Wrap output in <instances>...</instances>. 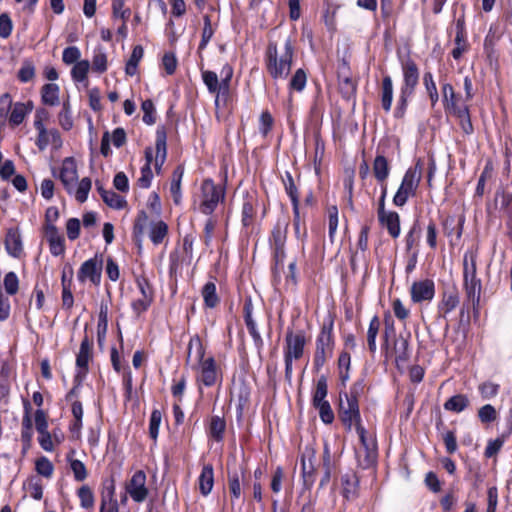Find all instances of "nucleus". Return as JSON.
I'll return each mask as SVG.
<instances>
[{"label": "nucleus", "instance_id": "obj_1", "mask_svg": "<svg viewBox=\"0 0 512 512\" xmlns=\"http://www.w3.org/2000/svg\"><path fill=\"white\" fill-rule=\"evenodd\" d=\"M194 361L192 368L197 371L196 381L207 387L221 382V370L212 356L205 358V349L198 336L190 339L188 344L187 363Z\"/></svg>", "mask_w": 512, "mask_h": 512}, {"label": "nucleus", "instance_id": "obj_2", "mask_svg": "<svg viewBox=\"0 0 512 512\" xmlns=\"http://www.w3.org/2000/svg\"><path fill=\"white\" fill-rule=\"evenodd\" d=\"M294 56V47L290 37L284 42V52L279 57L278 47L275 42H269L266 53V68L272 79H286L290 74Z\"/></svg>", "mask_w": 512, "mask_h": 512}, {"label": "nucleus", "instance_id": "obj_3", "mask_svg": "<svg viewBox=\"0 0 512 512\" xmlns=\"http://www.w3.org/2000/svg\"><path fill=\"white\" fill-rule=\"evenodd\" d=\"M59 179L66 191L70 195H74L79 203H84L87 200L92 182L88 177H84L80 182H77L78 172L74 158L67 157L63 160L59 172Z\"/></svg>", "mask_w": 512, "mask_h": 512}, {"label": "nucleus", "instance_id": "obj_4", "mask_svg": "<svg viewBox=\"0 0 512 512\" xmlns=\"http://www.w3.org/2000/svg\"><path fill=\"white\" fill-rule=\"evenodd\" d=\"M477 251L467 250L463 256V281L467 299L473 306L479 303L481 280L477 278Z\"/></svg>", "mask_w": 512, "mask_h": 512}, {"label": "nucleus", "instance_id": "obj_5", "mask_svg": "<svg viewBox=\"0 0 512 512\" xmlns=\"http://www.w3.org/2000/svg\"><path fill=\"white\" fill-rule=\"evenodd\" d=\"M334 321L328 318L322 324L319 335L316 339V349L313 359L315 370L319 371L324 364L333 355L334 338H333Z\"/></svg>", "mask_w": 512, "mask_h": 512}, {"label": "nucleus", "instance_id": "obj_6", "mask_svg": "<svg viewBox=\"0 0 512 512\" xmlns=\"http://www.w3.org/2000/svg\"><path fill=\"white\" fill-rule=\"evenodd\" d=\"M225 199V189L221 185H216L213 180L205 179L201 184V203L200 210L204 214L214 212L220 202Z\"/></svg>", "mask_w": 512, "mask_h": 512}, {"label": "nucleus", "instance_id": "obj_7", "mask_svg": "<svg viewBox=\"0 0 512 512\" xmlns=\"http://www.w3.org/2000/svg\"><path fill=\"white\" fill-rule=\"evenodd\" d=\"M442 101L447 111L457 115L461 121H467L469 128H472L468 106L459 100V96L455 93L450 83H444L441 87Z\"/></svg>", "mask_w": 512, "mask_h": 512}, {"label": "nucleus", "instance_id": "obj_8", "mask_svg": "<svg viewBox=\"0 0 512 512\" xmlns=\"http://www.w3.org/2000/svg\"><path fill=\"white\" fill-rule=\"evenodd\" d=\"M339 417L348 430L362 425L358 399L354 396L344 397L340 393Z\"/></svg>", "mask_w": 512, "mask_h": 512}, {"label": "nucleus", "instance_id": "obj_9", "mask_svg": "<svg viewBox=\"0 0 512 512\" xmlns=\"http://www.w3.org/2000/svg\"><path fill=\"white\" fill-rule=\"evenodd\" d=\"M421 179V171L415 168H409L402 179L401 185L398 188L393 198V203L396 206H404L408 198L415 194Z\"/></svg>", "mask_w": 512, "mask_h": 512}, {"label": "nucleus", "instance_id": "obj_10", "mask_svg": "<svg viewBox=\"0 0 512 512\" xmlns=\"http://www.w3.org/2000/svg\"><path fill=\"white\" fill-rule=\"evenodd\" d=\"M288 222L278 220L275 224L270 242L273 248V255L276 269L282 268L285 259V243L287 239Z\"/></svg>", "mask_w": 512, "mask_h": 512}, {"label": "nucleus", "instance_id": "obj_11", "mask_svg": "<svg viewBox=\"0 0 512 512\" xmlns=\"http://www.w3.org/2000/svg\"><path fill=\"white\" fill-rule=\"evenodd\" d=\"M103 261L96 255L82 263L77 273V278L84 283L89 280L92 284L98 286L101 282Z\"/></svg>", "mask_w": 512, "mask_h": 512}, {"label": "nucleus", "instance_id": "obj_12", "mask_svg": "<svg viewBox=\"0 0 512 512\" xmlns=\"http://www.w3.org/2000/svg\"><path fill=\"white\" fill-rule=\"evenodd\" d=\"M306 337L303 331L293 332L289 330L285 337L284 357L298 360L303 356Z\"/></svg>", "mask_w": 512, "mask_h": 512}, {"label": "nucleus", "instance_id": "obj_13", "mask_svg": "<svg viewBox=\"0 0 512 512\" xmlns=\"http://www.w3.org/2000/svg\"><path fill=\"white\" fill-rule=\"evenodd\" d=\"M402 73L403 83L400 91L413 95L419 82V69L416 63L408 58L402 65Z\"/></svg>", "mask_w": 512, "mask_h": 512}, {"label": "nucleus", "instance_id": "obj_14", "mask_svg": "<svg viewBox=\"0 0 512 512\" xmlns=\"http://www.w3.org/2000/svg\"><path fill=\"white\" fill-rule=\"evenodd\" d=\"M146 475L143 471L139 470L135 472L127 484V492L135 502H143L147 495L148 489L145 486Z\"/></svg>", "mask_w": 512, "mask_h": 512}, {"label": "nucleus", "instance_id": "obj_15", "mask_svg": "<svg viewBox=\"0 0 512 512\" xmlns=\"http://www.w3.org/2000/svg\"><path fill=\"white\" fill-rule=\"evenodd\" d=\"M435 295V285L430 279L414 282L411 286V299L415 303L431 301Z\"/></svg>", "mask_w": 512, "mask_h": 512}, {"label": "nucleus", "instance_id": "obj_16", "mask_svg": "<svg viewBox=\"0 0 512 512\" xmlns=\"http://www.w3.org/2000/svg\"><path fill=\"white\" fill-rule=\"evenodd\" d=\"M45 238L53 256H60L65 252V239L54 224L44 226Z\"/></svg>", "mask_w": 512, "mask_h": 512}, {"label": "nucleus", "instance_id": "obj_17", "mask_svg": "<svg viewBox=\"0 0 512 512\" xmlns=\"http://www.w3.org/2000/svg\"><path fill=\"white\" fill-rule=\"evenodd\" d=\"M459 302V292L455 287L445 290L437 307L439 316L446 318L447 314L452 312L459 305Z\"/></svg>", "mask_w": 512, "mask_h": 512}, {"label": "nucleus", "instance_id": "obj_18", "mask_svg": "<svg viewBox=\"0 0 512 512\" xmlns=\"http://www.w3.org/2000/svg\"><path fill=\"white\" fill-rule=\"evenodd\" d=\"M167 157V135L164 130H158L155 138V158L154 167L157 173H160L161 168Z\"/></svg>", "mask_w": 512, "mask_h": 512}, {"label": "nucleus", "instance_id": "obj_19", "mask_svg": "<svg viewBox=\"0 0 512 512\" xmlns=\"http://www.w3.org/2000/svg\"><path fill=\"white\" fill-rule=\"evenodd\" d=\"M378 220L391 237L397 238L400 235V217L397 212L383 211V214H378Z\"/></svg>", "mask_w": 512, "mask_h": 512}, {"label": "nucleus", "instance_id": "obj_20", "mask_svg": "<svg viewBox=\"0 0 512 512\" xmlns=\"http://www.w3.org/2000/svg\"><path fill=\"white\" fill-rule=\"evenodd\" d=\"M92 355V342L87 336L84 337L80 344V349L76 357V365L79 369L78 372L84 377L88 371V363Z\"/></svg>", "mask_w": 512, "mask_h": 512}, {"label": "nucleus", "instance_id": "obj_21", "mask_svg": "<svg viewBox=\"0 0 512 512\" xmlns=\"http://www.w3.org/2000/svg\"><path fill=\"white\" fill-rule=\"evenodd\" d=\"M202 80L209 93L216 94L215 105L218 107L222 96V82L219 81L218 75L211 70H202Z\"/></svg>", "mask_w": 512, "mask_h": 512}, {"label": "nucleus", "instance_id": "obj_22", "mask_svg": "<svg viewBox=\"0 0 512 512\" xmlns=\"http://www.w3.org/2000/svg\"><path fill=\"white\" fill-rule=\"evenodd\" d=\"M33 102H16L13 104L10 114L8 116L9 123L13 126L22 124L25 117L33 110Z\"/></svg>", "mask_w": 512, "mask_h": 512}, {"label": "nucleus", "instance_id": "obj_23", "mask_svg": "<svg viewBox=\"0 0 512 512\" xmlns=\"http://www.w3.org/2000/svg\"><path fill=\"white\" fill-rule=\"evenodd\" d=\"M36 143L40 150L46 149L49 145L54 149H58L62 145L58 130H39Z\"/></svg>", "mask_w": 512, "mask_h": 512}, {"label": "nucleus", "instance_id": "obj_24", "mask_svg": "<svg viewBox=\"0 0 512 512\" xmlns=\"http://www.w3.org/2000/svg\"><path fill=\"white\" fill-rule=\"evenodd\" d=\"M5 248L9 255L19 257L22 253V240L17 228H10L5 238Z\"/></svg>", "mask_w": 512, "mask_h": 512}, {"label": "nucleus", "instance_id": "obj_25", "mask_svg": "<svg viewBox=\"0 0 512 512\" xmlns=\"http://www.w3.org/2000/svg\"><path fill=\"white\" fill-rule=\"evenodd\" d=\"M115 486L113 481L106 486L105 491L101 494V503L99 512H119V505L114 498Z\"/></svg>", "mask_w": 512, "mask_h": 512}, {"label": "nucleus", "instance_id": "obj_26", "mask_svg": "<svg viewBox=\"0 0 512 512\" xmlns=\"http://www.w3.org/2000/svg\"><path fill=\"white\" fill-rule=\"evenodd\" d=\"M199 491L203 496L211 493L214 485V470L211 464H205L198 478Z\"/></svg>", "mask_w": 512, "mask_h": 512}, {"label": "nucleus", "instance_id": "obj_27", "mask_svg": "<svg viewBox=\"0 0 512 512\" xmlns=\"http://www.w3.org/2000/svg\"><path fill=\"white\" fill-rule=\"evenodd\" d=\"M145 165L141 168V176L138 179V184L142 188H149L151 185V181L153 178V173L151 170V164L153 162V149L152 147H147L145 149Z\"/></svg>", "mask_w": 512, "mask_h": 512}, {"label": "nucleus", "instance_id": "obj_28", "mask_svg": "<svg viewBox=\"0 0 512 512\" xmlns=\"http://www.w3.org/2000/svg\"><path fill=\"white\" fill-rule=\"evenodd\" d=\"M342 495L347 500L356 498L358 492V478L354 473H346L341 477Z\"/></svg>", "mask_w": 512, "mask_h": 512}, {"label": "nucleus", "instance_id": "obj_29", "mask_svg": "<svg viewBox=\"0 0 512 512\" xmlns=\"http://www.w3.org/2000/svg\"><path fill=\"white\" fill-rule=\"evenodd\" d=\"M357 462L363 469H368L376 463L377 446H369L367 448H359L356 451Z\"/></svg>", "mask_w": 512, "mask_h": 512}, {"label": "nucleus", "instance_id": "obj_30", "mask_svg": "<svg viewBox=\"0 0 512 512\" xmlns=\"http://www.w3.org/2000/svg\"><path fill=\"white\" fill-rule=\"evenodd\" d=\"M168 235V225L162 221H153L150 223L149 238L154 245H160Z\"/></svg>", "mask_w": 512, "mask_h": 512}, {"label": "nucleus", "instance_id": "obj_31", "mask_svg": "<svg viewBox=\"0 0 512 512\" xmlns=\"http://www.w3.org/2000/svg\"><path fill=\"white\" fill-rule=\"evenodd\" d=\"M41 101L45 105L56 106L59 104V86L55 83L44 84L41 89Z\"/></svg>", "mask_w": 512, "mask_h": 512}, {"label": "nucleus", "instance_id": "obj_32", "mask_svg": "<svg viewBox=\"0 0 512 512\" xmlns=\"http://www.w3.org/2000/svg\"><path fill=\"white\" fill-rule=\"evenodd\" d=\"M244 318H245V324L247 326V329L249 331V334L252 336L254 343L257 348H261L263 346V339L257 330L256 323L254 319L252 318V312L250 305H246L244 308Z\"/></svg>", "mask_w": 512, "mask_h": 512}, {"label": "nucleus", "instance_id": "obj_33", "mask_svg": "<svg viewBox=\"0 0 512 512\" xmlns=\"http://www.w3.org/2000/svg\"><path fill=\"white\" fill-rule=\"evenodd\" d=\"M393 100V82L389 75L383 77L381 105L385 111H390Z\"/></svg>", "mask_w": 512, "mask_h": 512}, {"label": "nucleus", "instance_id": "obj_34", "mask_svg": "<svg viewBox=\"0 0 512 512\" xmlns=\"http://www.w3.org/2000/svg\"><path fill=\"white\" fill-rule=\"evenodd\" d=\"M144 55V49L141 45L134 46L132 53L125 65V73L128 76H134L137 72L138 64Z\"/></svg>", "mask_w": 512, "mask_h": 512}, {"label": "nucleus", "instance_id": "obj_35", "mask_svg": "<svg viewBox=\"0 0 512 512\" xmlns=\"http://www.w3.org/2000/svg\"><path fill=\"white\" fill-rule=\"evenodd\" d=\"M390 167L383 155H377L373 163V173L377 181L384 182L389 176Z\"/></svg>", "mask_w": 512, "mask_h": 512}, {"label": "nucleus", "instance_id": "obj_36", "mask_svg": "<svg viewBox=\"0 0 512 512\" xmlns=\"http://www.w3.org/2000/svg\"><path fill=\"white\" fill-rule=\"evenodd\" d=\"M469 405V399L464 394H457L444 403V409L456 413L462 412Z\"/></svg>", "mask_w": 512, "mask_h": 512}, {"label": "nucleus", "instance_id": "obj_37", "mask_svg": "<svg viewBox=\"0 0 512 512\" xmlns=\"http://www.w3.org/2000/svg\"><path fill=\"white\" fill-rule=\"evenodd\" d=\"M108 327V305L101 303L98 315L97 336L99 344L105 339Z\"/></svg>", "mask_w": 512, "mask_h": 512}, {"label": "nucleus", "instance_id": "obj_38", "mask_svg": "<svg viewBox=\"0 0 512 512\" xmlns=\"http://www.w3.org/2000/svg\"><path fill=\"white\" fill-rule=\"evenodd\" d=\"M327 393H328L327 379L325 376H321L317 380L316 387H315V390L313 393V398H312L313 406L315 407V406L320 405L321 403L328 402L326 400Z\"/></svg>", "mask_w": 512, "mask_h": 512}, {"label": "nucleus", "instance_id": "obj_39", "mask_svg": "<svg viewBox=\"0 0 512 512\" xmlns=\"http://www.w3.org/2000/svg\"><path fill=\"white\" fill-rule=\"evenodd\" d=\"M301 466H302V478H303V484L305 488L310 489L314 482H315V476H314V465L312 462V458H309L308 461H306L305 457L303 456L301 458Z\"/></svg>", "mask_w": 512, "mask_h": 512}, {"label": "nucleus", "instance_id": "obj_40", "mask_svg": "<svg viewBox=\"0 0 512 512\" xmlns=\"http://www.w3.org/2000/svg\"><path fill=\"white\" fill-rule=\"evenodd\" d=\"M395 361L397 364L404 363L409 358V343L404 337H399L394 344Z\"/></svg>", "mask_w": 512, "mask_h": 512}, {"label": "nucleus", "instance_id": "obj_41", "mask_svg": "<svg viewBox=\"0 0 512 512\" xmlns=\"http://www.w3.org/2000/svg\"><path fill=\"white\" fill-rule=\"evenodd\" d=\"M202 297L204 303L209 308H214L219 303L216 293V285L213 282H207L202 288Z\"/></svg>", "mask_w": 512, "mask_h": 512}, {"label": "nucleus", "instance_id": "obj_42", "mask_svg": "<svg viewBox=\"0 0 512 512\" xmlns=\"http://www.w3.org/2000/svg\"><path fill=\"white\" fill-rule=\"evenodd\" d=\"M183 176V170L181 167H178L173 172V178L170 185V192L173 197V201L175 204H179L181 200V180Z\"/></svg>", "mask_w": 512, "mask_h": 512}, {"label": "nucleus", "instance_id": "obj_43", "mask_svg": "<svg viewBox=\"0 0 512 512\" xmlns=\"http://www.w3.org/2000/svg\"><path fill=\"white\" fill-rule=\"evenodd\" d=\"M90 64L87 60H81L74 64L71 69V77L74 82H83L87 79Z\"/></svg>", "mask_w": 512, "mask_h": 512}, {"label": "nucleus", "instance_id": "obj_44", "mask_svg": "<svg viewBox=\"0 0 512 512\" xmlns=\"http://www.w3.org/2000/svg\"><path fill=\"white\" fill-rule=\"evenodd\" d=\"M423 83L429 95L431 104L434 106L439 100V94L437 91L436 83L433 79V74L430 71L424 73Z\"/></svg>", "mask_w": 512, "mask_h": 512}, {"label": "nucleus", "instance_id": "obj_45", "mask_svg": "<svg viewBox=\"0 0 512 512\" xmlns=\"http://www.w3.org/2000/svg\"><path fill=\"white\" fill-rule=\"evenodd\" d=\"M306 83H307L306 71L303 68H299L292 75L290 82H289V88L291 90L301 92L306 87Z\"/></svg>", "mask_w": 512, "mask_h": 512}, {"label": "nucleus", "instance_id": "obj_46", "mask_svg": "<svg viewBox=\"0 0 512 512\" xmlns=\"http://www.w3.org/2000/svg\"><path fill=\"white\" fill-rule=\"evenodd\" d=\"M141 110L143 112L142 120L144 124L147 126L153 125L156 121V110L153 101L151 99L142 101Z\"/></svg>", "mask_w": 512, "mask_h": 512}, {"label": "nucleus", "instance_id": "obj_47", "mask_svg": "<svg viewBox=\"0 0 512 512\" xmlns=\"http://www.w3.org/2000/svg\"><path fill=\"white\" fill-rule=\"evenodd\" d=\"M380 328V321L377 316H374L367 331V342L369 350L374 353L376 351V337Z\"/></svg>", "mask_w": 512, "mask_h": 512}, {"label": "nucleus", "instance_id": "obj_48", "mask_svg": "<svg viewBox=\"0 0 512 512\" xmlns=\"http://www.w3.org/2000/svg\"><path fill=\"white\" fill-rule=\"evenodd\" d=\"M221 82H222V96L223 99H226L230 92V82L233 77V67L226 63L220 72Z\"/></svg>", "mask_w": 512, "mask_h": 512}, {"label": "nucleus", "instance_id": "obj_49", "mask_svg": "<svg viewBox=\"0 0 512 512\" xmlns=\"http://www.w3.org/2000/svg\"><path fill=\"white\" fill-rule=\"evenodd\" d=\"M283 184L286 193L291 199L292 205L299 204L298 190L295 185L294 179L289 172L285 173V176L283 177Z\"/></svg>", "mask_w": 512, "mask_h": 512}, {"label": "nucleus", "instance_id": "obj_50", "mask_svg": "<svg viewBox=\"0 0 512 512\" xmlns=\"http://www.w3.org/2000/svg\"><path fill=\"white\" fill-rule=\"evenodd\" d=\"M77 495L82 508L90 509L94 506V494L89 486H81L77 491Z\"/></svg>", "mask_w": 512, "mask_h": 512}, {"label": "nucleus", "instance_id": "obj_51", "mask_svg": "<svg viewBox=\"0 0 512 512\" xmlns=\"http://www.w3.org/2000/svg\"><path fill=\"white\" fill-rule=\"evenodd\" d=\"M225 428H226V423L223 418H221L219 416H213L211 418L210 435L216 441L222 440Z\"/></svg>", "mask_w": 512, "mask_h": 512}, {"label": "nucleus", "instance_id": "obj_52", "mask_svg": "<svg viewBox=\"0 0 512 512\" xmlns=\"http://www.w3.org/2000/svg\"><path fill=\"white\" fill-rule=\"evenodd\" d=\"M67 459L70 464V469L73 472L74 479L78 482L84 481L88 476L84 463L78 459H72L70 456H68Z\"/></svg>", "mask_w": 512, "mask_h": 512}, {"label": "nucleus", "instance_id": "obj_53", "mask_svg": "<svg viewBox=\"0 0 512 512\" xmlns=\"http://www.w3.org/2000/svg\"><path fill=\"white\" fill-rule=\"evenodd\" d=\"M412 96H413L412 94L400 91L399 97L397 100V104L394 109V117L395 118L401 119L404 117L407 107H408V102L412 98Z\"/></svg>", "mask_w": 512, "mask_h": 512}, {"label": "nucleus", "instance_id": "obj_54", "mask_svg": "<svg viewBox=\"0 0 512 512\" xmlns=\"http://www.w3.org/2000/svg\"><path fill=\"white\" fill-rule=\"evenodd\" d=\"M35 76V67L30 60H25L18 70L17 77L20 82L27 83Z\"/></svg>", "mask_w": 512, "mask_h": 512}, {"label": "nucleus", "instance_id": "obj_55", "mask_svg": "<svg viewBox=\"0 0 512 512\" xmlns=\"http://www.w3.org/2000/svg\"><path fill=\"white\" fill-rule=\"evenodd\" d=\"M58 120L61 128H72L73 119L69 102H63L62 109L58 114Z\"/></svg>", "mask_w": 512, "mask_h": 512}, {"label": "nucleus", "instance_id": "obj_56", "mask_svg": "<svg viewBox=\"0 0 512 512\" xmlns=\"http://www.w3.org/2000/svg\"><path fill=\"white\" fill-rule=\"evenodd\" d=\"M148 224V215L145 211H140L135 219L133 234L136 238H141Z\"/></svg>", "mask_w": 512, "mask_h": 512}, {"label": "nucleus", "instance_id": "obj_57", "mask_svg": "<svg viewBox=\"0 0 512 512\" xmlns=\"http://www.w3.org/2000/svg\"><path fill=\"white\" fill-rule=\"evenodd\" d=\"M102 200L105 202V204L114 209H121L126 204V201L122 196L111 190L103 195Z\"/></svg>", "mask_w": 512, "mask_h": 512}, {"label": "nucleus", "instance_id": "obj_58", "mask_svg": "<svg viewBox=\"0 0 512 512\" xmlns=\"http://www.w3.org/2000/svg\"><path fill=\"white\" fill-rule=\"evenodd\" d=\"M161 419V412L159 410H153L149 421V434L150 437L154 440H156L158 437Z\"/></svg>", "mask_w": 512, "mask_h": 512}, {"label": "nucleus", "instance_id": "obj_59", "mask_svg": "<svg viewBox=\"0 0 512 512\" xmlns=\"http://www.w3.org/2000/svg\"><path fill=\"white\" fill-rule=\"evenodd\" d=\"M80 56H81V52L78 47L69 46L63 50L62 60L67 65L75 64L78 61H80L79 60Z\"/></svg>", "mask_w": 512, "mask_h": 512}, {"label": "nucleus", "instance_id": "obj_60", "mask_svg": "<svg viewBox=\"0 0 512 512\" xmlns=\"http://www.w3.org/2000/svg\"><path fill=\"white\" fill-rule=\"evenodd\" d=\"M332 466L333 465H332L330 453L328 451H326L323 456L324 473L320 480V487H324L329 483V481L331 479V474H332Z\"/></svg>", "mask_w": 512, "mask_h": 512}, {"label": "nucleus", "instance_id": "obj_61", "mask_svg": "<svg viewBox=\"0 0 512 512\" xmlns=\"http://www.w3.org/2000/svg\"><path fill=\"white\" fill-rule=\"evenodd\" d=\"M53 470V464L46 457H42L36 461V471L38 472V474L46 478H49L52 476Z\"/></svg>", "mask_w": 512, "mask_h": 512}, {"label": "nucleus", "instance_id": "obj_62", "mask_svg": "<svg viewBox=\"0 0 512 512\" xmlns=\"http://www.w3.org/2000/svg\"><path fill=\"white\" fill-rule=\"evenodd\" d=\"M315 408L319 411L320 419L325 424H331L334 421V412L329 402L321 403Z\"/></svg>", "mask_w": 512, "mask_h": 512}, {"label": "nucleus", "instance_id": "obj_63", "mask_svg": "<svg viewBox=\"0 0 512 512\" xmlns=\"http://www.w3.org/2000/svg\"><path fill=\"white\" fill-rule=\"evenodd\" d=\"M19 287L18 277L14 272H9L4 277V288L10 295L17 293Z\"/></svg>", "mask_w": 512, "mask_h": 512}, {"label": "nucleus", "instance_id": "obj_64", "mask_svg": "<svg viewBox=\"0 0 512 512\" xmlns=\"http://www.w3.org/2000/svg\"><path fill=\"white\" fill-rule=\"evenodd\" d=\"M479 391L484 399H491L498 394L499 385L490 381L484 382L479 386Z\"/></svg>", "mask_w": 512, "mask_h": 512}]
</instances>
